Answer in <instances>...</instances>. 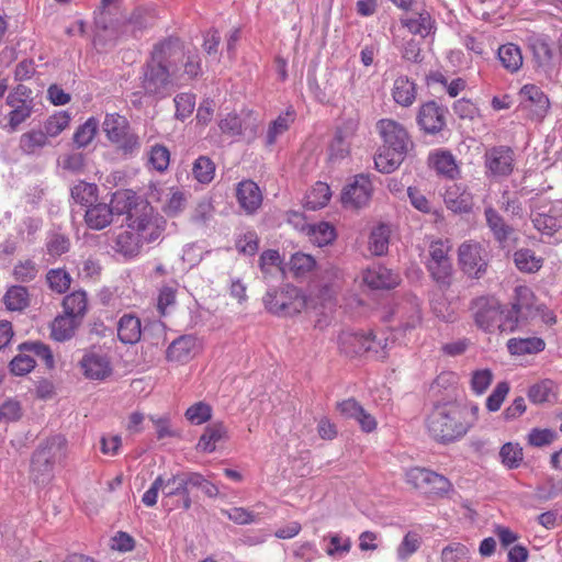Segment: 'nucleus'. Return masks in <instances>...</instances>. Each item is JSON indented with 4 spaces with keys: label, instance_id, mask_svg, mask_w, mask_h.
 <instances>
[{
    "label": "nucleus",
    "instance_id": "72a5a7b5",
    "mask_svg": "<svg viewBox=\"0 0 562 562\" xmlns=\"http://www.w3.org/2000/svg\"><path fill=\"white\" fill-rule=\"evenodd\" d=\"M143 241L133 229L120 233L115 240V249L125 257H135L140 252Z\"/></svg>",
    "mask_w": 562,
    "mask_h": 562
},
{
    "label": "nucleus",
    "instance_id": "09e8293b",
    "mask_svg": "<svg viewBox=\"0 0 562 562\" xmlns=\"http://www.w3.org/2000/svg\"><path fill=\"white\" fill-rule=\"evenodd\" d=\"M157 19V12L154 7H138L131 14L130 22L137 30H144L151 26Z\"/></svg>",
    "mask_w": 562,
    "mask_h": 562
},
{
    "label": "nucleus",
    "instance_id": "c03bdc74",
    "mask_svg": "<svg viewBox=\"0 0 562 562\" xmlns=\"http://www.w3.org/2000/svg\"><path fill=\"white\" fill-rule=\"evenodd\" d=\"M71 198L79 204L89 207L98 199V187L94 183L80 181L71 189Z\"/></svg>",
    "mask_w": 562,
    "mask_h": 562
},
{
    "label": "nucleus",
    "instance_id": "69168bd1",
    "mask_svg": "<svg viewBox=\"0 0 562 562\" xmlns=\"http://www.w3.org/2000/svg\"><path fill=\"white\" fill-rule=\"evenodd\" d=\"M434 168L438 173L453 178L457 173V165L451 154L438 153L432 158Z\"/></svg>",
    "mask_w": 562,
    "mask_h": 562
},
{
    "label": "nucleus",
    "instance_id": "f3484780",
    "mask_svg": "<svg viewBox=\"0 0 562 562\" xmlns=\"http://www.w3.org/2000/svg\"><path fill=\"white\" fill-rule=\"evenodd\" d=\"M484 164L495 177H507L514 170V150L508 146H495L485 151Z\"/></svg>",
    "mask_w": 562,
    "mask_h": 562
},
{
    "label": "nucleus",
    "instance_id": "49530a36",
    "mask_svg": "<svg viewBox=\"0 0 562 562\" xmlns=\"http://www.w3.org/2000/svg\"><path fill=\"white\" fill-rule=\"evenodd\" d=\"M40 269L32 259L19 260L12 270L13 278L21 283L34 281L38 276Z\"/></svg>",
    "mask_w": 562,
    "mask_h": 562
},
{
    "label": "nucleus",
    "instance_id": "c85d7f7f",
    "mask_svg": "<svg viewBox=\"0 0 562 562\" xmlns=\"http://www.w3.org/2000/svg\"><path fill=\"white\" fill-rule=\"evenodd\" d=\"M416 95L417 86L407 76H400L395 79L392 89L395 103L405 108L411 106L415 102Z\"/></svg>",
    "mask_w": 562,
    "mask_h": 562
},
{
    "label": "nucleus",
    "instance_id": "a19ab883",
    "mask_svg": "<svg viewBox=\"0 0 562 562\" xmlns=\"http://www.w3.org/2000/svg\"><path fill=\"white\" fill-rule=\"evenodd\" d=\"M391 229L387 225L376 226L370 234L369 249L375 256L384 255L389 249Z\"/></svg>",
    "mask_w": 562,
    "mask_h": 562
},
{
    "label": "nucleus",
    "instance_id": "774afa93",
    "mask_svg": "<svg viewBox=\"0 0 562 562\" xmlns=\"http://www.w3.org/2000/svg\"><path fill=\"white\" fill-rule=\"evenodd\" d=\"M469 558V549L461 543L447 546L441 552L442 562H468Z\"/></svg>",
    "mask_w": 562,
    "mask_h": 562
},
{
    "label": "nucleus",
    "instance_id": "423d86ee",
    "mask_svg": "<svg viewBox=\"0 0 562 562\" xmlns=\"http://www.w3.org/2000/svg\"><path fill=\"white\" fill-rule=\"evenodd\" d=\"M266 308L278 316H294L306 306V296L296 286L286 284L279 290H270L263 296Z\"/></svg>",
    "mask_w": 562,
    "mask_h": 562
},
{
    "label": "nucleus",
    "instance_id": "aec40b11",
    "mask_svg": "<svg viewBox=\"0 0 562 562\" xmlns=\"http://www.w3.org/2000/svg\"><path fill=\"white\" fill-rule=\"evenodd\" d=\"M363 282L373 290H390L400 284L401 277L393 270L376 265L364 271Z\"/></svg>",
    "mask_w": 562,
    "mask_h": 562
},
{
    "label": "nucleus",
    "instance_id": "7c9ffc66",
    "mask_svg": "<svg viewBox=\"0 0 562 562\" xmlns=\"http://www.w3.org/2000/svg\"><path fill=\"white\" fill-rule=\"evenodd\" d=\"M484 216L494 238L501 244L507 241L514 233V228L506 224L503 216L492 206L484 210Z\"/></svg>",
    "mask_w": 562,
    "mask_h": 562
},
{
    "label": "nucleus",
    "instance_id": "13d9d810",
    "mask_svg": "<svg viewBox=\"0 0 562 562\" xmlns=\"http://www.w3.org/2000/svg\"><path fill=\"white\" fill-rule=\"evenodd\" d=\"M331 196L330 188L327 183L317 182L311 193L307 195V205L312 210L325 206Z\"/></svg>",
    "mask_w": 562,
    "mask_h": 562
},
{
    "label": "nucleus",
    "instance_id": "338daca9",
    "mask_svg": "<svg viewBox=\"0 0 562 562\" xmlns=\"http://www.w3.org/2000/svg\"><path fill=\"white\" fill-rule=\"evenodd\" d=\"M434 476L436 479L429 477L423 493L430 496H443L451 488V484L443 475L434 472Z\"/></svg>",
    "mask_w": 562,
    "mask_h": 562
},
{
    "label": "nucleus",
    "instance_id": "79ce46f5",
    "mask_svg": "<svg viewBox=\"0 0 562 562\" xmlns=\"http://www.w3.org/2000/svg\"><path fill=\"white\" fill-rule=\"evenodd\" d=\"M544 346L546 344L541 338H512L507 341V348L512 355L539 352L544 349Z\"/></svg>",
    "mask_w": 562,
    "mask_h": 562
},
{
    "label": "nucleus",
    "instance_id": "37998d69",
    "mask_svg": "<svg viewBox=\"0 0 562 562\" xmlns=\"http://www.w3.org/2000/svg\"><path fill=\"white\" fill-rule=\"evenodd\" d=\"M514 261L520 271L527 273L537 272L542 267V259L536 257L535 252L527 248L517 250L514 254Z\"/></svg>",
    "mask_w": 562,
    "mask_h": 562
},
{
    "label": "nucleus",
    "instance_id": "c9c22d12",
    "mask_svg": "<svg viewBox=\"0 0 562 562\" xmlns=\"http://www.w3.org/2000/svg\"><path fill=\"white\" fill-rule=\"evenodd\" d=\"M80 319L68 314L57 316L52 324V337L57 341H65L75 335Z\"/></svg>",
    "mask_w": 562,
    "mask_h": 562
},
{
    "label": "nucleus",
    "instance_id": "58836bf2",
    "mask_svg": "<svg viewBox=\"0 0 562 562\" xmlns=\"http://www.w3.org/2000/svg\"><path fill=\"white\" fill-rule=\"evenodd\" d=\"M528 44L537 66L548 67L552 60L553 53L547 40L542 36L533 35L528 38Z\"/></svg>",
    "mask_w": 562,
    "mask_h": 562
},
{
    "label": "nucleus",
    "instance_id": "4468645a",
    "mask_svg": "<svg viewBox=\"0 0 562 562\" xmlns=\"http://www.w3.org/2000/svg\"><path fill=\"white\" fill-rule=\"evenodd\" d=\"M520 106L532 121H542L547 115L550 101L544 92L535 85H525L519 92Z\"/></svg>",
    "mask_w": 562,
    "mask_h": 562
},
{
    "label": "nucleus",
    "instance_id": "864d4df0",
    "mask_svg": "<svg viewBox=\"0 0 562 562\" xmlns=\"http://www.w3.org/2000/svg\"><path fill=\"white\" fill-rule=\"evenodd\" d=\"M522 448L518 443L507 442L499 450L502 462L508 469H517L522 462Z\"/></svg>",
    "mask_w": 562,
    "mask_h": 562
},
{
    "label": "nucleus",
    "instance_id": "ea45409f",
    "mask_svg": "<svg viewBox=\"0 0 562 562\" xmlns=\"http://www.w3.org/2000/svg\"><path fill=\"white\" fill-rule=\"evenodd\" d=\"M64 313L81 319L87 311V295L83 291H75L63 300Z\"/></svg>",
    "mask_w": 562,
    "mask_h": 562
},
{
    "label": "nucleus",
    "instance_id": "412c9836",
    "mask_svg": "<svg viewBox=\"0 0 562 562\" xmlns=\"http://www.w3.org/2000/svg\"><path fill=\"white\" fill-rule=\"evenodd\" d=\"M199 347L198 339L193 335H183L175 339L167 349L168 361L179 363L188 362Z\"/></svg>",
    "mask_w": 562,
    "mask_h": 562
},
{
    "label": "nucleus",
    "instance_id": "e2e57ef3",
    "mask_svg": "<svg viewBox=\"0 0 562 562\" xmlns=\"http://www.w3.org/2000/svg\"><path fill=\"white\" fill-rule=\"evenodd\" d=\"M366 337L368 338V344H366V355L378 360L386 358L387 338L384 336L378 337L372 333H369Z\"/></svg>",
    "mask_w": 562,
    "mask_h": 562
},
{
    "label": "nucleus",
    "instance_id": "6ab92c4d",
    "mask_svg": "<svg viewBox=\"0 0 562 562\" xmlns=\"http://www.w3.org/2000/svg\"><path fill=\"white\" fill-rule=\"evenodd\" d=\"M393 314L404 330L416 328L422 323L420 301L416 295H407L396 303Z\"/></svg>",
    "mask_w": 562,
    "mask_h": 562
},
{
    "label": "nucleus",
    "instance_id": "f8f14e48",
    "mask_svg": "<svg viewBox=\"0 0 562 562\" xmlns=\"http://www.w3.org/2000/svg\"><path fill=\"white\" fill-rule=\"evenodd\" d=\"M461 269L469 277L482 278L488 266L487 251L476 241H464L458 249Z\"/></svg>",
    "mask_w": 562,
    "mask_h": 562
},
{
    "label": "nucleus",
    "instance_id": "c756f323",
    "mask_svg": "<svg viewBox=\"0 0 562 562\" xmlns=\"http://www.w3.org/2000/svg\"><path fill=\"white\" fill-rule=\"evenodd\" d=\"M227 428L223 422H214L205 429L198 442V449L204 452H213L216 443L227 439Z\"/></svg>",
    "mask_w": 562,
    "mask_h": 562
},
{
    "label": "nucleus",
    "instance_id": "7ed1b4c3",
    "mask_svg": "<svg viewBox=\"0 0 562 562\" xmlns=\"http://www.w3.org/2000/svg\"><path fill=\"white\" fill-rule=\"evenodd\" d=\"M464 411L457 404L445 403L435 406L426 418L429 436L440 443H450L462 438L470 425L464 420Z\"/></svg>",
    "mask_w": 562,
    "mask_h": 562
},
{
    "label": "nucleus",
    "instance_id": "4be33fe9",
    "mask_svg": "<svg viewBox=\"0 0 562 562\" xmlns=\"http://www.w3.org/2000/svg\"><path fill=\"white\" fill-rule=\"evenodd\" d=\"M237 201L240 207L248 214L255 213L262 203V194L251 180L241 181L236 190Z\"/></svg>",
    "mask_w": 562,
    "mask_h": 562
},
{
    "label": "nucleus",
    "instance_id": "603ef678",
    "mask_svg": "<svg viewBox=\"0 0 562 562\" xmlns=\"http://www.w3.org/2000/svg\"><path fill=\"white\" fill-rule=\"evenodd\" d=\"M148 162L155 170L159 172L166 171L170 162L169 149L160 144L151 146L148 153Z\"/></svg>",
    "mask_w": 562,
    "mask_h": 562
},
{
    "label": "nucleus",
    "instance_id": "39448f33",
    "mask_svg": "<svg viewBox=\"0 0 562 562\" xmlns=\"http://www.w3.org/2000/svg\"><path fill=\"white\" fill-rule=\"evenodd\" d=\"M102 130L109 142L124 156H133L140 148V140L130 125L127 119L119 113H106Z\"/></svg>",
    "mask_w": 562,
    "mask_h": 562
},
{
    "label": "nucleus",
    "instance_id": "1a4fd4ad",
    "mask_svg": "<svg viewBox=\"0 0 562 562\" xmlns=\"http://www.w3.org/2000/svg\"><path fill=\"white\" fill-rule=\"evenodd\" d=\"M535 294L525 285L515 289L512 310L505 314V322L499 325L501 331H514L520 322H526L536 315Z\"/></svg>",
    "mask_w": 562,
    "mask_h": 562
},
{
    "label": "nucleus",
    "instance_id": "393cba45",
    "mask_svg": "<svg viewBox=\"0 0 562 562\" xmlns=\"http://www.w3.org/2000/svg\"><path fill=\"white\" fill-rule=\"evenodd\" d=\"M113 209L106 203H94L90 205L85 214V221L89 228L101 231L113 221Z\"/></svg>",
    "mask_w": 562,
    "mask_h": 562
},
{
    "label": "nucleus",
    "instance_id": "a18cd8bd",
    "mask_svg": "<svg viewBox=\"0 0 562 562\" xmlns=\"http://www.w3.org/2000/svg\"><path fill=\"white\" fill-rule=\"evenodd\" d=\"M192 175L198 182L207 184L214 179L215 164L207 156H200L193 162Z\"/></svg>",
    "mask_w": 562,
    "mask_h": 562
},
{
    "label": "nucleus",
    "instance_id": "2f4dec72",
    "mask_svg": "<svg viewBox=\"0 0 562 562\" xmlns=\"http://www.w3.org/2000/svg\"><path fill=\"white\" fill-rule=\"evenodd\" d=\"M301 231L306 232L311 240L319 247L333 243L336 238L335 227L327 223L321 222L318 224H302Z\"/></svg>",
    "mask_w": 562,
    "mask_h": 562
},
{
    "label": "nucleus",
    "instance_id": "a878e982",
    "mask_svg": "<svg viewBox=\"0 0 562 562\" xmlns=\"http://www.w3.org/2000/svg\"><path fill=\"white\" fill-rule=\"evenodd\" d=\"M117 336L123 344L138 342L142 337L140 319L134 314H124L117 323Z\"/></svg>",
    "mask_w": 562,
    "mask_h": 562
},
{
    "label": "nucleus",
    "instance_id": "3c124183",
    "mask_svg": "<svg viewBox=\"0 0 562 562\" xmlns=\"http://www.w3.org/2000/svg\"><path fill=\"white\" fill-rule=\"evenodd\" d=\"M180 71L183 76L182 85L199 77L202 74L201 58L199 55L184 52V57L181 59L180 64Z\"/></svg>",
    "mask_w": 562,
    "mask_h": 562
},
{
    "label": "nucleus",
    "instance_id": "f257e3e1",
    "mask_svg": "<svg viewBox=\"0 0 562 562\" xmlns=\"http://www.w3.org/2000/svg\"><path fill=\"white\" fill-rule=\"evenodd\" d=\"M184 47L178 38H167L154 45L149 58L142 66L139 86L148 97L166 98L182 86L180 71Z\"/></svg>",
    "mask_w": 562,
    "mask_h": 562
},
{
    "label": "nucleus",
    "instance_id": "dca6fc26",
    "mask_svg": "<svg viewBox=\"0 0 562 562\" xmlns=\"http://www.w3.org/2000/svg\"><path fill=\"white\" fill-rule=\"evenodd\" d=\"M446 113L436 101H427L419 106L416 121L424 133L436 135L446 127Z\"/></svg>",
    "mask_w": 562,
    "mask_h": 562
},
{
    "label": "nucleus",
    "instance_id": "de8ad7c7",
    "mask_svg": "<svg viewBox=\"0 0 562 562\" xmlns=\"http://www.w3.org/2000/svg\"><path fill=\"white\" fill-rule=\"evenodd\" d=\"M70 274L61 268L50 269L46 273V282L53 292L65 293L71 284Z\"/></svg>",
    "mask_w": 562,
    "mask_h": 562
},
{
    "label": "nucleus",
    "instance_id": "f03ea898",
    "mask_svg": "<svg viewBox=\"0 0 562 562\" xmlns=\"http://www.w3.org/2000/svg\"><path fill=\"white\" fill-rule=\"evenodd\" d=\"M376 127L383 146L375 156L374 164L380 172L390 173L398 168L414 144L406 128L394 120L382 119Z\"/></svg>",
    "mask_w": 562,
    "mask_h": 562
},
{
    "label": "nucleus",
    "instance_id": "b1692460",
    "mask_svg": "<svg viewBox=\"0 0 562 562\" xmlns=\"http://www.w3.org/2000/svg\"><path fill=\"white\" fill-rule=\"evenodd\" d=\"M85 375L89 379L103 380L111 373L110 361L103 355L89 352L81 360Z\"/></svg>",
    "mask_w": 562,
    "mask_h": 562
},
{
    "label": "nucleus",
    "instance_id": "6e6d98bb",
    "mask_svg": "<svg viewBox=\"0 0 562 562\" xmlns=\"http://www.w3.org/2000/svg\"><path fill=\"white\" fill-rule=\"evenodd\" d=\"M221 132L225 135L235 137L243 134L245 127L244 119L237 113H228L218 122Z\"/></svg>",
    "mask_w": 562,
    "mask_h": 562
},
{
    "label": "nucleus",
    "instance_id": "9b49d317",
    "mask_svg": "<svg viewBox=\"0 0 562 562\" xmlns=\"http://www.w3.org/2000/svg\"><path fill=\"white\" fill-rule=\"evenodd\" d=\"M450 247L447 241L435 240L429 245L427 270L431 278L441 285H449L452 276V263L449 258Z\"/></svg>",
    "mask_w": 562,
    "mask_h": 562
},
{
    "label": "nucleus",
    "instance_id": "cd10ccee",
    "mask_svg": "<svg viewBox=\"0 0 562 562\" xmlns=\"http://www.w3.org/2000/svg\"><path fill=\"white\" fill-rule=\"evenodd\" d=\"M366 344L368 338L364 334L341 331L338 336L339 350L348 357L366 355Z\"/></svg>",
    "mask_w": 562,
    "mask_h": 562
},
{
    "label": "nucleus",
    "instance_id": "bf43d9fd",
    "mask_svg": "<svg viewBox=\"0 0 562 562\" xmlns=\"http://www.w3.org/2000/svg\"><path fill=\"white\" fill-rule=\"evenodd\" d=\"M315 259L307 254L296 252L291 257L290 269L295 277H303L315 268Z\"/></svg>",
    "mask_w": 562,
    "mask_h": 562
},
{
    "label": "nucleus",
    "instance_id": "473e14b6",
    "mask_svg": "<svg viewBox=\"0 0 562 562\" xmlns=\"http://www.w3.org/2000/svg\"><path fill=\"white\" fill-rule=\"evenodd\" d=\"M401 22L412 34L419 35L423 38L428 36L434 29V20L427 11L402 18Z\"/></svg>",
    "mask_w": 562,
    "mask_h": 562
},
{
    "label": "nucleus",
    "instance_id": "0eeeda50",
    "mask_svg": "<svg viewBox=\"0 0 562 562\" xmlns=\"http://www.w3.org/2000/svg\"><path fill=\"white\" fill-rule=\"evenodd\" d=\"M192 481V472H178L169 477L158 475L150 487L143 494L142 502L147 507L157 504L158 493L161 491L164 497H173L188 494Z\"/></svg>",
    "mask_w": 562,
    "mask_h": 562
},
{
    "label": "nucleus",
    "instance_id": "052dcab7",
    "mask_svg": "<svg viewBox=\"0 0 562 562\" xmlns=\"http://www.w3.org/2000/svg\"><path fill=\"white\" fill-rule=\"evenodd\" d=\"M187 419L194 425H202L211 419L212 407L205 402H198L186 411Z\"/></svg>",
    "mask_w": 562,
    "mask_h": 562
},
{
    "label": "nucleus",
    "instance_id": "a211bd4d",
    "mask_svg": "<svg viewBox=\"0 0 562 562\" xmlns=\"http://www.w3.org/2000/svg\"><path fill=\"white\" fill-rule=\"evenodd\" d=\"M140 203H148L136 194L131 189L116 190L110 201V209H113V215H126V221L130 223L142 209Z\"/></svg>",
    "mask_w": 562,
    "mask_h": 562
},
{
    "label": "nucleus",
    "instance_id": "0e129e2a",
    "mask_svg": "<svg viewBox=\"0 0 562 562\" xmlns=\"http://www.w3.org/2000/svg\"><path fill=\"white\" fill-rule=\"evenodd\" d=\"M35 367L34 358L26 351H20L10 362V371L14 375H25Z\"/></svg>",
    "mask_w": 562,
    "mask_h": 562
},
{
    "label": "nucleus",
    "instance_id": "9d476101",
    "mask_svg": "<svg viewBox=\"0 0 562 562\" xmlns=\"http://www.w3.org/2000/svg\"><path fill=\"white\" fill-rule=\"evenodd\" d=\"M477 327L492 333L505 322V314L495 296L486 295L474 299L470 306Z\"/></svg>",
    "mask_w": 562,
    "mask_h": 562
},
{
    "label": "nucleus",
    "instance_id": "4c0bfd02",
    "mask_svg": "<svg viewBox=\"0 0 562 562\" xmlns=\"http://www.w3.org/2000/svg\"><path fill=\"white\" fill-rule=\"evenodd\" d=\"M498 59L503 67L510 72H516L522 66V55L519 46L507 43L498 48Z\"/></svg>",
    "mask_w": 562,
    "mask_h": 562
},
{
    "label": "nucleus",
    "instance_id": "ddd939ff",
    "mask_svg": "<svg viewBox=\"0 0 562 562\" xmlns=\"http://www.w3.org/2000/svg\"><path fill=\"white\" fill-rule=\"evenodd\" d=\"M373 192L369 176L360 173L353 177L341 191V203L345 207L359 210L368 205Z\"/></svg>",
    "mask_w": 562,
    "mask_h": 562
},
{
    "label": "nucleus",
    "instance_id": "f704fd0d",
    "mask_svg": "<svg viewBox=\"0 0 562 562\" xmlns=\"http://www.w3.org/2000/svg\"><path fill=\"white\" fill-rule=\"evenodd\" d=\"M2 300L7 310L21 312L30 305V293L23 285H12L7 290Z\"/></svg>",
    "mask_w": 562,
    "mask_h": 562
},
{
    "label": "nucleus",
    "instance_id": "5fc2aeb1",
    "mask_svg": "<svg viewBox=\"0 0 562 562\" xmlns=\"http://www.w3.org/2000/svg\"><path fill=\"white\" fill-rule=\"evenodd\" d=\"M20 351H26L31 356H36L38 359L43 360L47 368L54 367V357L49 349V347L43 342L34 341V342H23L19 346Z\"/></svg>",
    "mask_w": 562,
    "mask_h": 562
},
{
    "label": "nucleus",
    "instance_id": "6e6552de",
    "mask_svg": "<svg viewBox=\"0 0 562 562\" xmlns=\"http://www.w3.org/2000/svg\"><path fill=\"white\" fill-rule=\"evenodd\" d=\"M140 205V212L127 223V227L136 232L143 244L154 243L161 236L167 222L149 202Z\"/></svg>",
    "mask_w": 562,
    "mask_h": 562
},
{
    "label": "nucleus",
    "instance_id": "e433bc0d",
    "mask_svg": "<svg viewBox=\"0 0 562 562\" xmlns=\"http://www.w3.org/2000/svg\"><path fill=\"white\" fill-rule=\"evenodd\" d=\"M48 144V137L42 130H32L21 135L19 147L25 155H35Z\"/></svg>",
    "mask_w": 562,
    "mask_h": 562
},
{
    "label": "nucleus",
    "instance_id": "4d7b16f0",
    "mask_svg": "<svg viewBox=\"0 0 562 562\" xmlns=\"http://www.w3.org/2000/svg\"><path fill=\"white\" fill-rule=\"evenodd\" d=\"M70 122V116L67 112H58L49 116L44 123V133L47 137H56L59 135Z\"/></svg>",
    "mask_w": 562,
    "mask_h": 562
},
{
    "label": "nucleus",
    "instance_id": "2eb2a0df",
    "mask_svg": "<svg viewBox=\"0 0 562 562\" xmlns=\"http://www.w3.org/2000/svg\"><path fill=\"white\" fill-rule=\"evenodd\" d=\"M149 198L154 201L161 202V211L169 217H175L182 213L188 203V195L176 187L162 191L155 184L150 186Z\"/></svg>",
    "mask_w": 562,
    "mask_h": 562
},
{
    "label": "nucleus",
    "instance_id": "20e7f679",
    "mask_svg": "<svg viewBox=\"0 0 562 562\" xmlns=\"http://www.w3.org/2000/svg\"><path fill=\"white\" fill-rule=\"evenodd\" d=\"M66 456L67 440L64 436L53 435L41 440L31 457V479L37 484L47 483L53 477L55 465L61 463Z\"/></svg>",
    "mask_w": 562,
    "mask_h": 562
},
{
    "label": "nucleus",
    "instance_id": "8fccbe9b",
    "mask_svg": "<svg viewBox=\"0 0 562 562\" xmlns=\"http://www.w3.org/2000/svg\"><path fill=\"white\" fill-rule=\"evenodd\" d=\"M99 127V121L94 117L88 119L82 125H80L75 134L74 142L78 147L88 146L94 138Z\"/></svg>",
    "mask_w": 562,
    "mask_h": 562
},
{
    "label": "nucleus",
    "instance_id": "680f3d73",
    "mask_svg": "<svg viewBox=\"0 0 562 562\" xmlns=\"http://www.w3.org/2000/svg\"><path fill=\"white\" fill-rule=\"evenodd\" d=\"M282 260L278 250L268 249L260 255L259 267L265 278H268L273 270L277 272L281 271Z\"/></svg>",
    "mask_w": 562,
    "mask_h": 562
},
{
    "label": "nucleus",
    "instance_id": "bb28decb",
    "mask_svg": "<svg viewBox=\"0 0 562 562\" xmlns=\"http://www.w3.org/2000/svg\"><path fill=\"white\" fill-rule=\"evenodd\" d=\"M445 203L454 213H470L473 206V196L454 184L446 191Z\"/></svg>",
    "mask_w": 562,
    "mask_h": 562
},
{
    "label": "nucleus",
    "instance_id": "5701e85b",
    "mask_svg": "<svg viewBox=\"0 0 562 562\" xmlns=\"http://www.w3.org/2000/svg\"><path fill=\"white\" fill-rule=\"evenodd\" d=\"M296 117L293 106H289L284 113H281L276 120L269 123L263 144L266 147H272L285 132L289 131Z\"/></svg>",
    "mask_w": 562,
    "mask_h": 562
}]
</instances>
